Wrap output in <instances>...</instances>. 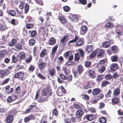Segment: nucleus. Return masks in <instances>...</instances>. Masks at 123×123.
<instances>
[{
    "instance_id": "obj_18",
    "label": "nucleus",
    "mask_w": 123,
    "mask_h": 123,
    "mask_svg": "<svg viewBox=\"0 0 123 123\" xmlns=\"http://www.w3.org/2000/svg\"><path fill=\"white\" fill-rule=\"evenodd\" d=\"M81 30L80 31V34L81 35L84 34L87 30V28L86 25H83L81 27Z\"/></svg>"
},
{
    "instance_id": "obj_35",
    "label": "nucleus",
    "mask_w": 123,
    "mask_h": 123,
    "mask_svg": "<svg viewBox=\"0 0 123 123\" xmlns=\"http://www.w3.org/2000/svg\"><path fill=\"white\" fill-rule=\"evenodd\" d=\"M61 23L63 24L66 23V20L65 18L63 16L59 17L58 18Z\"/></svg>"
},
{
    "instance_id": "obj_22",
    "label": "nucleus",
    "mask_w": 123,
    "mask_h": 123,
    "mask_svg": "<svg viewBox=\"0 0 123 123\" xmlns=\"http://www.w3.org/2000/svg\"><path fill=\"white\" fill-rule=\"evenodd\" d=\"M47 50L46 49H43L40 53V57L41 58H43L44 57L45 55H47Z\"/></svg>"
},
{
    "instance_id": "obj_9",
    "label": "nucleus",
    "mask_w": 123,
    "mask_h": 123,
    "mask_svg": "<svg viewBox=\"0 0 123 123\" xmlns=\"http://www.w3.org/2000/svg\"><path fill=\"white\" fill-rule=\"evenodd\" d=\"M24 42L23 41H21L20 43H18L15 46V48L17 51H20L23 49V45H24Z\"/></svg>"
},
{
    "instance_id": "obj_25",
    "label": "nucleus",
    "mask_w": 123,
    "mask_h": 123,
    "mask_svg": "<svg viewBox=\"0 0 123 123\" xmlns=\"http://www.w3.org/2000/svg\"><path fill=\"white\" fill-rule=\"evenodd\" d=\"M33 103L34 104V105H30L29 107H30L29 108L31 111L32 112H34L35 111L36 109L37 108L36 106L37 103Z\"/></svg>"
},
{
    "instance_id": "obj_7",
    "label": "nucleus",
    "mask_w": 123,
    "mask_h": 123,
    "mask_svg": "<svg viewBox=\"0 0 123 123\" xmlns=\"http://www.w3.org/2000/svg\"><path fill=\"white\" fill-rule=\"evenodd\" d=\"M24 74L22 71L16 73L14 75V77L20 80H23Z\"/></svg>"
},
{
    "instance_id": "obj_24",
    "label": "nucleus",
    "mask_w": 123,
    "mask_h": 123,
    "mask_svg": "<svg viewBox=\"0 0 123 123\" xmlns=\"http://www.w3.org/2000/svg\"><path fill=\"white\" fill-rule=\"evenodd\" d=\"M102 45L103 48H107L110 47L111 46V44L108 41H106L102 43Z\"/></svg>"
},
{
    "instance_id": "obj_59",
    "label": "nucleus",
    "mask_w": 123,
    "mask_h": 123,
    "mask_svg": "<svg viewBox=\"0 0 123 123\" xmlns=\"http://www.w3.org/2000/svg\"><path fill=\"white\" fill-rule=\"evenodd\" d=\"M79 51L80 52V56L82 58H83L84 55V51L81 49H79Z\"/></svg>"
},
{
    "instance_id": "obj_15",
    "label": "nucleus",
    "mask_w": 123,
    "mask_h": 123,
    "mask_svg": "<svg viewBox=\"0 0 123 123\" xmlns=\"http://www.w3.org/2000/svg\"><path fill=\"white\" fill-rule=\"evenodd\" d=\"M94 48L92 45H87L86 46L85 50L86 52L88 53L92 52Z\"/></svg>"
},
{
    "instance_id": "obj_56",
    "label": "nucleus",
    "mask_w": 123,
    "mask_h": 123,
    "mask_svg": "<svg viewBox=\"0 0 123 123\" xmlns=\"http://www.w3.org/2000/svg\"><path fill=\"white\" fill-rule=\"evenodd\" d=\"M52 113V116L54 115L56 117L57 116L58 114V111L56 109H55L53 110Z\"/></svg>"
},
{
    "instance_id": "obj_31",
    "label": "nucleus",
    "mask_w": 123,
    "mask_h": 123,
    "mask_svg": "<svg viewBox=\"0 0 123 123\" xmlns=\"http://www.w3.org/2000/svg\"><path fill=\"white\" fill-rule=\"evenodd\" d=\"M98 120L100 123H106L107 122L106 118L103 116L100 117Z\"/></svg>"
},
{
    "instance_id": "obj_40",
    "label": "nucleus",
    "mask_w": 123,
    "mask_h": 123,
    "mask_svg": "<svg viewBox=\"0 0 123 123\" xmlns=\"http://www.w3.org/2000/svg\"><path fill=\"white\" fill-rule=\"evenodd\" d=\"M34 26V24L31 23H26V27L28 29H31Z\"/></svg>"
},
{
    "instance_id": "obj_11",
    "label": "nucleus",
    "mask_w": 123,
    "mask_h": 123,
    "mask_svg": "<svg viewBox=\"0 0 123 123\" xmlns=\"http://www.w3.org/2000/svg\"><path fill=\"white\" fill-rule=\"evenodd\" d=\"M89 77L91 78L94 79L96 77V73L94 69H89L88 70Z\"/></svg>"
},
{
    "instance_id": "obj_50",
    "label": "nucleus",
    "mask_w": 123,
    "mask_h": 123,
    "mask_svg": "<svg viewBox=\"0 0 123 123\" xmlns=\"http://www.w3.org/2000/svg\"><path fill=\"white\" fill-rule=\"evenodd\" d=\"M75 64L74 62L73 61L68 60L65 63V65L69 66L70 65H74Z\"/></svg>"
},
{
    "instance_id": "obj_36",
    "label": "nucleus",
    "mask_w": 123,
    "mask_h": 123,
    "mask_svg": "<svg viewBox=\"0 0 123 123\" xmlns=\"http://www.w3.org/2000/svg\"><path fill=\"white\" fill-rule=\"evenodd\" d=\"M29 33L31 32V35L32 37H35L36 36L37 34V31L35 30L32 31H29Z\"/></svg>"
},
{
    "instance_id": "obj_44",
    "label": "nucleus",
    "mask_w": 123,
    "mask_h": 123,
    "mask_svg": "<svg viewBox=\"0 0 123 123\" xmlns=\"http://www.w3.org/2000/svg\"><path fill=\"white\" fill-rule=\"evenodd\" d=\"M41 94L43 96H46L47 94V90L45 88H43Z\"/></svg>"
},
{
    "instance_id": "obj_10",
    "label": "nucleus",
    "mask_w": 123,
    "mask_h": 123,
    "mask_svg": "<svg viewBox=\"0 0 123 123\" xmlns=\"http://www.w3.org/2000/svg\"><path fill=\"white\" fill-rule=\"evenodd\" d=\"M110 70L111 72H114L117 70L119 68L117 64L113 63L110 65Z\"/></svg>"
},
{
    "instance_id": "obj_60",
    "label": "nucleus",
    "mask_w": 123,
    "mask_h": 123,
    "mask_svg": "<svg viewBox=\"0 0 123 123\" xmlns=\"http://www.w3.org/2000/svg\"><path fill=\"white\" fill-rule=\"evenodd\" d=\"M40 40L41 41H44L46 40V38L44 37V35L43 34H39Z\"/></svg>"
},
{
    "instance_id": "obj_30",
    "label": "nucleus",
    "mask_w": 123,
    "mask_h": 123,
    "mask_svg": "<svg viewBox=\"0 0 123 123\" xmlns=\"http://www.w3.org/2000/svg\"><path fill=\"white\" fill-rule=\"evenodd\" d=\"M104 50L103 49H101L98 51V56L102 57L104 56Z\"/></svg>"
},
{
    "instance_id": "obj_27",
    "label": "nucleus",
    "mask_w": 123,
    "mask_h": 123,
    "mask_svg": "<svg viewBox=\"0 0 123 123\" xmlns=\"http://www.w3.org/2000/svg\"><path fill=\"white\" fill-rule=\"evenodd\" d=\"M13 116L12 115H8L6 118V121L8 123H11L13 120Z\"/></svg>"
},
{
    "instance_id": "obj_26",
    "label": "nucleus",
    "mask_w": 123,
    "mask_h": 123,
    "mask_svg": "<svg viewBox=\"0 0 123 123\" xmlns=\"http://www.w3.org/2000/svg\"><path fill=\"white\" fill-rule=\"evenodd\" d=\"M58 45H56L54 46L52 48V50L51 55L53 56L52 58L54 57V55L56 52L58 48Z\"/></svg>"
},
{
    "instance_id": "obj_43",
    "label": "nucleus",
    "mask_w": 123,
    "mask_h": 123,
    "mask_svg": "<svg viewBox=\"0 0 123 123\" xmlns=\"http://www.w3.org/2000/svg\"><path fill=\"white\" fill-rule=\"evenodd\" d=\"M6 25L2 24H0V31H4L7 29Z\"/></svg>"
},
{
    "instance_id": "obj_37",
    "label": "nucleus",
    "mask_w": 123,
    "mask_h": 123,
    "mask_svg": "<svg viewBox=\"0 0 123 123\" xmlns=\"http://www.w3.org/2000/svg\"><path fill=\"white\" fill-rule=\"evenodd\" d=\"M103 76L104 75L103 74L99 75H98L96 79L97 82L98 83H100L101 80H103Z\"/></svg>"
},
{
    "instance_id": "obj_3",
    "label": "nucleus",
    "mask_w": 123,
    "mask_h": 123,
    "mask_svg": "<svg viewBox=\"0 0 123 123\" xmlns=\"http://www.w3.org/2000/svg\"><path fill=\"white\" fill-rule=\"evenodd\" d=\"M84 112L81 109L77 110L75 113L76 117L78 121H81L82 117Z\"/></svg>"
},
{
    "instance_id": "obj_32",
    "label": "nucleus",
    "mask_w": 123,
    "mask_h": 123,
    "mask_svg": "<svg viewBox=\"0 0 123 123\" xmlns=\"http://www.w3.org/2000/svg\"><path fill=\"white\" fill-rule=\"evenodd\" d=\"M112 76L110 74H107L105 76V80L109 81L111 80L112 78Z\"/></svg>"
},
{
    "instance_id": "obj_20",
    "label": "nucleus",
    "mask_w": 123,
    "mask_h": 123,
    "mask_svg": "<svg viewBox=\"0 0 123 123\" xmlns=\"http://www.w3.org/2000/svg\"><path fill=\"white\" fill-rule=\"evenodd\" d=\"M119 99L117 97L112 98L111 99V103L112 105H115L118 104L119 102Z\"/></svg>"
},
{
    "instance_id": "obj_16",
    "label": "nucleus",
    "mask_w": 123,
    "mask_h": 123,
    "mask_svg": "<svg viewBox=\"0 0 123 123\" xmlns=\"http://www.w3.org/2000/svg\"><path fill=\"white\" fill-rule=\"evenodd\" d=\"M56 43V39L54 37H51L49 40V44L50 45H54Z\"/></svg>"
},
{
    "instance_id": "obj_45",
    "label": "nucleus",
    "mask_w": 123,
    "mask_h": 123,
    "mask_svg": "<svg viewBox=\"0 0 123 123\" xmlns=\"http://www.w3.org/2000/svg\"><path fill=\"white\" fill-rule=\"evenodd\" d=\"M84 64L86 67L89 68L91 66V62L86 60Z\"/></svg>"
},
{
    "instance_id": "obj_1",
    "label": "nucleus",
    "mask_w": 123,
    "mask_h": 123,
    "mask_svg": "<svg viewBox=\"0 0 123 123\" xmlns=\"http://www.w3.org/2000/svg\"><path fill=\"white\" fill-rule=\"evenodd\" d=\"M84 71V68L81 64H79L76 68V71H74L73 73L75 76H76L77 74L80 75Z\"/></svg>"
},
{
    "instance_id": "obj_14",
    "label": "nucleus",
    "mask_w": 123,
    "mask_h": 123,
    "mask_svg": "<svg viewBox=\"0 0 123 123\" xmlns=\"http://www.w3.org/2000/svg\"><path fill=\"white\" fill-rule=\"evenodd\" d=\"M10 86L9 85L5 87V92L6 93L9 94L12 93L13 92L14 87L10 88Z\"/></svg>"
},
{
    "instance_id": "obj_12",
    "label": "nucleus",
    "mask_w": 123,
    "mask_h": 123,
    "mask_svg": "<svg viewBox=\"0 0 123 123\" xmlns=\"http://www.w3.org/2000/svg\"><path fill=\"white\" fill-rule=\"evenodd\" d=\"M47 72L49 75L52 77L55 76L56 74L55 69L54 67L49 70Z\"/></svg>"
},
{
    "instance_id": "obj_61",
    "label": "nucleus",
    "mask_w": 123,
    "mask_h": 123,
    "mask_svg": "<svg viewBox=\"0 0 123 123\" xmlns=\"http://www.w3.org/2000/svg\"><path fill=\"white\" fill-rule=\"evenodd\" d=\"M32 58V56H30L28 59H27L25 60V62L26 64L30 63L31 61Z\"/></svg>"
},
{
    "instance_id": "obj_48",
    "label": "nucleus",
    "mask_w": 123,
    "mask_h": 123,
    "mask_svg": "<svg viewBox=\"0 0 123 123\" xmlns=\"http://www.w3.org/2000/svg\"><path fill=\"white\" fill-rule=\"evenodd\" d=\"M112 93L111 90L110 89H109L107 93L105 94V97L106 98H107L110 97L111 94Z\"/></svg>"
},
{
    "instance_id": "obj_4",
    "label": "nucleus",
    "mask_w": 123,
    "mask_h": 123,
    "mask_svg": "<svg viewBox=\"0 0 123 123\" xmlns=\"http://www.w3.org/2000/svg\"><path fill=\"white\" fill-rule=\"evenodd\" d=\"M38 67L40 70H43L46 68L47 63L43 62L42 59L40 58L38 62Z\"/></svg>"
},
{
    "instance_id": "obj_29",
    "label": "nucleus",
    "mask_w": 123,
    "mask_h": 123,
    "mask_svg": "<svg viewBox=\"0 0 123 123\" xmlns=\"http://www.w3.org/2000/svg\"><path fill=\"white\" fill-rule=\"evenodd\" d=\"M79 37L76 35H75L74 38L68 42V44H69L70 43H74L76 42L78 39Z\"/></svg>"
},
{
    "instance_id": "obj_13",
    "label": "nucleus",
    "mask_w": 123,
    "mask_h": 123,
    "mask_svg": "<svg viewBox=\"0 0 123 123\" xmlns=\"http://www.w3.org/2000/svg\"><path fill=\"white\" fill-rule=\"evenodd\" d=\"M120 88L117 87L113 90V96L114 97H117L120 94Z\"/></svg>"
},
{
    "instance_id": "obj_17",
    "label": "nucleus",
    "mask_w": 123,
    "mask_h": 123,
    "mask_svg": "<svg viewBox=\"0 0 123 123\" xmlns=\"http://www.w3.org/2000/svg\"><path fill=\"white\" fill-rule=\"evenodd\" d=\"M111 83L108 81L105 80H103L101 84V86L102 87H106L107 85H110Z\"/></svg>"
},
{
    "instance_id": "obj_47",
    "label": "nucleus",
    "mask_w": 123,
    "mask_h": 123,
    "mask_svg": "<svg viewBox=\"0 0 123 123\" xmlns=\"http://www.w3.org/2000/svg\"><path fill=\"white\" fill-rule=\"evenodd\" d=\"M72 52L71 50H69L65 52L63 55V56L65 58L68 57L70 55V54H72Z\"/></svg>"
},
{
    "instance_id": "obj_49",
    "label": "nucleus",
    "mask_w": 123,
    "mask_h": 123,
    "mask_svg": "<svg viewBox=\"0 0 123 123\" xmlns=\"http://www.w3.org/2000/svg\"><path fill=\"white\" fill-rule=\"evenodd\" d=\"M104 94L103 93H101L98 94L97 98L98 100L102 99L104 97Z\"/></svg>"
},
{
    "instance_id": "obj_52",
    "label": "nucleus",
    "mask_w": 123,
    "mask_h": 123,
    "mask_svg": "<svg viewBox=\"0 0 123 123\" xmlns=\"http://www.w3.org/2000/svg\"><path fill=\"white\" fill-rule=\"evenodd\" d=\"M47 101V98L46 97L41 98H39L38 100V101L41 103L44 102L45 101Z\"/></svg>"
},
{
    "instance_id": "obj_2",
    "label": "nucleus",
    "mask_w": 123,
    "mask_h": 123,
    "mask_svg": "<svg viewBox=\"0 0 123 123\" xmlns=\"http://www.w3.org/2000/svg\"><path fill=\"white\" fill-rule=\"evenodd\" d=\"M96 118L97 117L95 115L89 114L84 116L83 117V120L84 121H85L86 120H87V121H90L93 120Z\"/></svg>"
},
{
    "instance_id": "obj_34",
    "label": "nucleus",
    "mask_w": 123,
    "mask_h": 123,
    "mask_svg": "<svg viewBox=\"0 0 123 123\" xmlns=\"http://www.w3.org/2000/svg\"><path fill=\"white\" fill-rule=\"evenodd\" d=\"M7 13L12 17H15L16 15V12L14 10H10L7 12Z\"/></svg>"
},
{
    "instance_id": "obj_28",
    "label": "nucleus",
    "mask_w": 123,
    "mask_h": 123,
    "mask_svg": "<svg viewBox=\"0 0 123 123\" xmlns=\"http://www.w3.org/2000/svg\"><path fill=\"white\" fill-rule=\"evenodd\" d=\"M118 58V56L117 55H113L111 56L110 57L111 60L113 62H117Z\"/></svg>"
},
{
    "instance_id": "obj_63",
    "label": "nucleus",
    "mask_w": 123,
    "mask_h": 123,
    "mask_svg": "<svg viewBox=\"0 0 123 123\" xmlns=\"http://www.w3.org/2000/svg\"><path fill=\"white\" fill-rule=\"evenodd\" d=\"M6 54V52L5 50H3L0 51V57H3L4 55Z\"/></svg>"
},
{
    "instance_id": "obj_41",
    "label": "nucleus",
    "mask_w": 123,
    "mask_h": 123,
    "mask_svg": "<svg viewBox=\"0 0 123 123\" xmlns=\"http://www.w3.org/2000/svg\"><path fill=\"white\" fill-rule=\"evenodd\" d=\"M80 55L78 53L75 54L74 60L75 61L78 62L80 59Z\"/></svg>"
},
{
    "instance_id": "obj_58",
    "label": "nucleus",
    "mask_w": 123,
    "mask_h": 123,
    "mask_svg": "<svg viewBox=\"0 0 123 123\" xmlns=\"http://www.w3.org/2000/svg\"><path fill=\"white\" fill-rule=\"evenodd\" d=\"M35 68V66H33L32 65H31L29 67L28 69V71L29 72H33V71Z\"/></svg>"
},
{
    "instance_id": "obj_33",
    "label": "nucleus",
    "mask_w": 123,
    "mask_h": 123,
    "mask_svg": "<svg viewBox=\"0 0 123 123\" xmlns=\"http://www.w3.org/2000/svg\"><path fill=\"white\" fill-rule=\"evenodd\" d=\"M70 19L74 22H76L78 21V17L76 15H73L70 17Z\"/></svg>"
},
{
    "instance_id": "obj_38",
    "label": "nucleus",
    "mask_w": 123,
    "mask_h": 123,
    "mask_svg": "<svg viewBox=\"0 0 123 123\" xmlns=\"http://www.w3.org/2000/svg\"><path fill=\"white\" fill-rule=\"evenodd\" d=\"M11 23L13 25H16L18 24V21L17 20L12 19L11 21Z\"/></svg>"
},
{
    "instance_id": "obj_54",
    "label": "nucleus",
    "mask_w": 123,
    "mask_h": 123,
    "mask_svg": "<svg viewBox=\"0 0 123 123\" xmlns=\"http://www.w3.org/2000/svg\"><path fill=\"white\" fill-rule=\"evenodd\" d=\"M10 80V78H9L5 79L4 80H3L2 82L1 85H3L6 84Z\"/></svg>"
},
{
    "instance_id": "obj_39",
    "label": "nucleus",
    "mask_w": 123,
    "mask_h": 123,
    "mask_svg": "<svg viewBox=\"0 0 123 123\" xmlns=\"http://www.w3.org/2000/svg\"><path fill=\"white\" fill-rule=\"evenodd\" d=\"M105 27L108 28H111L114 27V25L113 24H112L111 23L108 22L107 23L105 26Z\"/></svg>"
},
{
    "instance_id": "obj_6",
    "label": "nucleus",
    "mask_w": 123,
    "mask_h": 123,
    "mask_svg": "<svg viewBox=\"0 0 123 123\" xmlns=\"http://www.w3.org/2000/svg\"><path fill=\"white\" fill-rule=\"evenodd\" d=\"M26 54L25 52H19L17 56V60L19 61L20 63L21 62V60H24L26 58Z\"/></svg>"
},
{
    "instance_id": "obj_57",
    "label": "nucleus",
    "mask_w": 123,
    "mask_h": 123,
    "mask_svg": "<svg viewBox=\"0 0 123 123\" xmlns=\"http://www.w3.org/2000/svg\"><path fill=\"white\" fill-rule=\"evenodd\" d=\"M12 61L13 63H15L17 62H19V61L17 60V57H16L15 55H13L12 57Z\"/></svg>"
},
{
    "instance_id": "obj_23",
    "label": "nucleus",
    "mask_w": 123,
    "mask_h": 123,
    "mask_svg": "<svg viewBox=\"0 0 123 123\" xmlns=\"http://www.w3.org/2000/svg\"><path fill=\"white\" fill-rule=\"evenodd\" d=\"M111 50L113 53L116 54L117 52L118 47L116 45L113 46L111 47Z\"/></svg>"
},
{
    "instance_id": "obj_21",
    "label": "nucleus",
    "mask_w": 123,
    "mask_h": 123,
    "mask_svg": "<svg viewBox=\"0 0 123 123\" xmlns=\"http://www.w3.org/2000/svg\"><path fill=\"white\" fill-rule=\"evenodd\" d=\"M101 92V90L99 88H97L94 89L92 92V94L94 95H98Z\"/></svg>"
},
{
    "instance_id": "obj_46",
    "label": "nucleus",
    "mask_w": 123,
    "mask_h": 123,
    "mask_svg": "<svg viewBox=\"0 0 123 123\" xmlns=\"http://www.w3.org/2000/svg\"><path fill=\"white\" fill-rule=\"evenodd\" d=\"M83 43V39L80 38L76 42V44L77 46H80Z\"/></svg>"
},
{
    "instance_id": "obj_5",
    "label": "nucleus",
    "mask_w": 123,
    "mask_h": 123,
    "mask_svg": "<svg viewBox=\"0 0 123 123\" xmlns=\"http://www.w3.org/2000/svg\"><path fill=\"white\" fill-rule=\"evenodd\" d=\"M10 73V71L8 69L6 70H0V78H3Z\"/></svg>"
},
{
    "instance_id": "obj_55",
    "label": "nucleus",
    "mask_w": 123,
    "mask_h": 123,
    "mask_svg": "<svg viewBox=\"0 0 123 123\" xmlns=\"http://www.w3.org/2000/svg\"><path fill=\"white\" fill-rule=\"evenodd\" d=\"M97 51L95 50L90 55V58H92L95 57L97 53Z\"/></svg>"
},
{
    "instance_id": "obj_42",
    "label": "nucleus",
    "mask_w": 123,
    "mask_h": 123,
    "mask_svg": "<svg viewBox=\"0 0 123 123\" xmlns=\"http://www.w3.org/2000/svg\"><path fill=\"white\" fill-rule=\"evenodd\" d=\"M36 42L35 40L34 39H31L29 40V43L30 46L34 45Z\"/></svg>"
},
{
    "instance_id": "obj_62",
    "label": "nucleus",
    "mask_w": 123,
    "mask_h": 123,
    "mask_svg": "<svg viewBox=\"0 0 123 123\" xmlns=\"http://www.w3.org/2000/svg\"><path fill=\"white\" fill-rule=\"evenodd\" d=\"M30 120H34L36 118L35 116H34L33 114H31L28 116Z\"/></svg>"
},
{
    "instance_id": "obj_8",
    "label": "nucleus",
    "mask_w": 123,
    "mask_h": 123,
    "mask_svg": "<svg viewBox=\"0 0 123 123\" xmlns=\"http://www.w3.org/2000/svg\"><path fill=\"white\" fill-rule=\"evenodd\" d=\"M46 30L45 29V27H40L38 31V34H43L45 35V34H46V36L47 37L48 35V30L47 28H46Z\"/></svg>"
},
{
    "instance_id": "obj_64",
    "label": "nucleus",
    "mask_w": 123,
    "mask_h": 123,
    "mask_svg": "<svg viewBox=\"0 0 123 123\" xmlns=\"http://www.w3.org/2000/svg\"><path fill=\"white\" fill-rule=\"evenodd\" d=\"M58 62L61 64L64 61V58L62 56H60L58 58Z\"/></svg>"
},
{
    "instance_id": "obj_53",
    "label": "nucleus",
    "mask_w": 123,
    "mask_h": 123,
    "mask_svg": "<svg viewBox=\"0 0 123 123\" xmlns=\"http://www.w3.org/2000/svg\"><path fill=\"white\" fill-rule=\"evenodd\" d=\"M37 76L39 78L42 80H45L46 79V78L40 73H38Z\"/></svg>"
},
{
    "instance_id": "obj_19",
    "label": "nucleus",
    "mask_w": 123,
    "mask_h": 123,
    "mask_svg": "<svg viewBox=\"0 0 123 123\" xmlns=\"http://www.w3.org/2000/svg\"><path fill=\"white\" fill-rule=\"evenodd\" d=\"M17 43V41L15 39L13 38L9 43L8 45L10 47L15 46Z\"/></svg>"
},
{
    "instance_id": "obj_51",
    "label": "nucleus",
    "mask_w": 123,
    "mask_h": 123,
    "mask_svg": "<svg viewBox=\"0 0 123 123\" xmlns=\"http://www.w3.org/2000/svg\"><path fill=\"white\" fill-rule=\"evenodd\" d=\"M25 12L27 13L28 12L29 9V6L28 4L26 3L24 6Z\"/></svg>"
}]
</instances>
